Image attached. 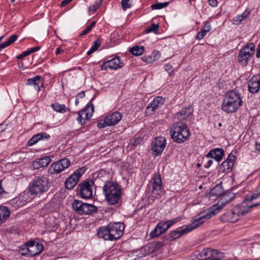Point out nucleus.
Here are the masks:
<instances>
[{
    "label": "nucleus",
    "mask_w": 260,
    "mask_h": 260,
    "mask_svg": "<svg viewBox=\"0 0 260 260\" xmlns=\"http://www.w3.org/2000/svg\"><path fill=\"white\" fill-rule=\"evenodd\" d=\"M125 225L122 222H110L107 226H101L98 229L99 238L107 241H116L123 234Z\"/></svg>",
    "instance_id": "nucleus-1"
},
{
    "label": "nucleus",
    "mask_w": 260,
    "mask_h": 260,
    "mask_svg": "<svg viewBox=\"0 0 260 260\" xmlns=\"http://www.w3.org/2000/svg\"><path fill=\"white\" fill-rule=\"evenodd\" d=\"M249 203L246 201V198L243 202L238 205L234 210L227 211L222 214L221 217V220L224 222H235L237 221L241 217L245 216L248 213L251 207Z\"/></svg>",
    "instance_id": "nucleus-2"
},
{
    "label": "nucleus",
    "mask_w": 260,
    "mask_h": 260,
    "mask_svg": "<svg viewBox=\"0 0 260 260\" xmlns=\"http://www.w3.org/2000/svg\"><path fill=\"white\" fill-rule=\"evenodd\" d=\"M241 95L237 90H231L225 93L221 109L227 113H234L242 106Z\"/></svg>",
    "instance_id": "nucleus-3"
},
{
    "label": "nucleus",
    "mask_w": 260,
    "mask_h": 260,
    "mask_svg": "<svg viewBox=\"0 0 260 260\" xmlns=\"http://www.w3.org/2000/svg\"><path fill=\"white\" fill-rule=\"evenodd\" d=\"M170 134L174 142L181 144L189 140L190 132L186 124L175 122L170 127Z\"/></svg>",
    "instance_id": "nucleus-4"
},
{
    "label": "nucleus",
    "mask_w": 260,
    "mask_h": 260,
    "mask_svg": "<svg viewBox=\"0 0 260 260\" xmlns=\"http://www.w3.org/2000/svg\"><path fill=\"white\" fill-rule=\"evenodd\" d=\"M106 199L111 205L118 203L121 197V188L116 182L108 181L103 186Z\"/></svg>",
    "instance_id": "nucleus-5"
},
{
    "label": "nucleus",
    "mask_w": 260,
    "mask_h": 260,
    "mask_svg": "<svg viewBox=\"0 0 260 260\" xmlns=\"http://www.w3.org/2000/svg\"><path fill=\"white\" fill-rule=\"evenodd\" d=\"M49 188V182L45 176L35 177L28 186V191L32 196H40L46 192Z\"/></svg>",
    "instance_id": "nucleus-6"
},
{
    "label": "nucleus",
    "mask_w": 260,
    "mask_h": 260,
    "mask_svg": "<svg viewBox=\"0 0 260 260\" xmlns=\"http://www.w3.org/2000/svg\"><path fill=\"white\" fill-rule=\"evenodd\" d=\"M214 205L213 207L210 208L209 210L204 211L199 213L196 216V218L190 224V228L193 230L197 228L202 225L206 219H209L218 212V207H216Z\"/></svg>",
    "instance_id": "nucleus-7"
},
{
    "label": "nucleus",
    "mask_w": 260,
    "mask_h": 260,
    "mask_svg": "<svg viewBox=\"0 0 260 260\" xmlns=\"http://www.w3.org/2000/svg\"><path fill=\"white\" fill-rule=\"evenodd\" d=\"M94 182L91 180H85L82 181L77 186L76 190L81 198L89 199L92 198L93 186Z\"/></svg>",
    "instance_id": "nucleus-8"
},
{
    "label": "nucleus",
    "mask_w": 260,
    "mask_h": 260,
    "mask_svg": "<svg viewBox=\"0 0 260 260\" xmlns=\"http://www.w3.org/2000/svg\"><path fill=\"white\" fill-rule=\"evenodd\" d=\"M150 185L152 186L151 196L153 198L159 199L164 194L165 191L159 174H154L150 182Z\"/></svg>",
    "instance_id": "nucleus-9"
},
{
    "label": "nucleus",
    "mask_w": 260,
    "mask_h": 260,
    "mask_svg": "<svg viewBox=\"0 0 260 260\" xmlns=\"http://www.w3.org/2000/svg\"><path fill=\"white\" fill-rule=\"evenodd\" d=\"M254 47L253 43H250L246 45L244 48H242L238 56V62L242 65L246 66L248 64L250 58L254 54Z\"/></svg>",
    "instance_id": "nucleus-10"
},
{
    "label": "nucleus",
    "mask_w": 260,
    "mask_h": 260,
    "mask_svg": "<svg viewBox=\"0 0 260 260\" xmlns=\"http://www.w3.org/2000/svg\"><path fill=\"white\" fill-rule=\"evenodd\" d=\"M86 170V168L85 167H81L76 170L66 180L64 183L66 188L69 190L73 189L77 184L78 182L79 181L80 178L85 173Z\"/></svg>",
    "instance_id": "nucleus-11"
},
{
    "label": "nucleus",
    "mask_w": 260,
    "mask_h": 260,
    "mask_svg": "<svg viewBox=\"0 0 260 260\" xmlns=\"http://www.w3.org/2000/svg\"><path fill=\"white\" fill-rule=\"evenodd\" d=\"M71 164L70 160L67 158H64L52 163L49 167L48 171L51 175L59 174L64 169L68 168Z\"/></svg>",
    "instance_id": "nucleus-12"
},
{
    "label": "nucleus",
    "mask_w": 260,
    "mask_h": 260,
    "mask_svg": "<svg viewBox=\"0 0 260 260\" xmlns=\"http://www.w3.org/2000/svg\"><path fill=\"white\" fill-rule=\"evenodd\" d=\"M122 118L121 113L119 112H114L108 114L103 121L98 123L100 128L105 127L108 126L116 125Z\"/></svg>",
    "instance_id": "nucleus-13"
},
{
    "label": "nucleus",
    "mask_w": 260,
    "mask_h": 260,
    "mask_svg": "<svg viewBox=\"0 0 260 260\" xmlns=\"http://www.w3.org/2000/svg\"><path fill=\"white\" fill-rule=\"evenodd\" d=\"M44 249V246L42 244L30 241L27 243V249L26 252H22L21 255H28L29 256H35L39 255Z\"/></svg>",
    "instance_id": "nucleus-14"
},
{
    "label": "nucleus",
    "mask_w": 260,
    "mask_h": 260,
    "mask_svg": "<svg viewBox=\"0 0 260 260\" xmlns=\"http://www.w3.org/2000/svg\"><path fill=\"white\" fill-rule=\"evenodd\" d=\"M94 111V107L92 103H88L86 107L78 112V116L77 120L81 125L85 123L86 120H88L92 116Z\"/></svg>",
    "instance_id": "nucleus-15"
},
{
    "label": "nucleus",
    "mask_w": 260,
    "mask_h": 260,
    "mask_svg": "<svg viewBox=\"0 0 260 260\" xmlns=\"http://www.w3.org/2000/svg\"><path fill=\"white\" fill-rule=\"evenodd\" d=\"M166 145V142L165 138L162 137H156L152 143L151 150L152 154L155 156L161 154Z\"/></svg>",
    "instance_id": "nucleus-16"
},
{
    "label": "nucleus",
    "mask_w": 260,
    "mask_h": 260,
    "mask_svg": "<svg viewBox=\"0 0 260 260\" xmlns=\"http://www.w3.org/2000/svg\"><path fill=\"white\" fill-rule=\"evenodd\" d=\"M203 254L204 257L203 260H224V254L218 252L217 250L208 248L204 249Z\"/></svg>",
    "instance_id": "nucleus-17"
},
{
    "label": "nucleus",
    "mask_w": 260,
    "mask_h": 260,
    "mask_svg": "<svg viewBox=\"0 0 260 260\" xmlns=\"http://www.w3.org/2000/svg\"><path fill=\"white\" fill-rule=\"evenodd\" d=\"M236 156L232 154H230L227 159L222 162L220 166V170L222 172L229 173L232 170V168L234 165Z\"/></svg>",
    "instance_id": "nucleus-18"
},
{
    "label": "nucleus",
    "mask_w": 260,
    "mask_h": 260,
    "mask_svg": "<svg viewBox=\"0 0 260 260\" xmlns=\"http://www.w3.org/2000/svg\"><path fill=\"white\" fill-rule=\"evenodd\" d=\"M165 99L161 96L155 97L146 108V112L151 114L160 107L165 103Z\"/></svg>",
    "instance_id": "nucleus-19"
},
{
    "label": "nucleus",
    "mask_w": 260,
    "mask_h": 260,
    "mask_svg": "<svg viewBox=\"0 0 260 260\" xmlns=\"http://www.w3.org/2000/svg\"><path fill=\"white\" fill-rule=\"evenodd\" d=\"M248 90L252 93H256L260 90V76L254 75L248 82Z\"/></svg>",
    "instance_id": "nucleus-20"
},
{
    "label": "nucleus",
    "mask_w": 260,
    "mask_h": 260,
    "mask_svg": "<svg viewBox=\"0 0 260 260\" xmlns=\"http://www.w3.org/2000/svg\"><path fill=\"white\" fill-rule=\"evenodd\" d=\"M246 201L249 203L251 208L260 205V190H256L252 194L245 196Z\"/></svg>",
    "instance_id": "nucleus-21"
},
{
    "label": "nucleus",
    "mask_w": 260,
    "mask_h": 260,
    "mask_svg": "<svg viewBox=\"0 0 260 260\" xmlns=\"http://www.w3.org/2000/svg\"><path fill=\"white\" fill-rule=\"evenodd\" d=\"M221 196V198L216 205V207H218V210L223 206L231 202L236 197V194L232 191H229L224 194L223 193Z\"/></svg>",
    "instance_id": "nucleus-22"
},
{
    "label": "nucleus",
    "mask_w": 260,
    "mask_h": 260,
    "mask_svg": "<svg viewBox=\"0 0 260 260\" xmlns=\"http://www.w3.org/2000/svg\"><path fill=\"white\" fill-rule=\"evenodd\" d=\"M191 231H192V229L190 228V226L189 224L182 230H177L171 231L169 234L167 235V239L169 241H172L174 239L179 238L182 235L187 234Z\"/></svg>",
    "instance_id": "nucleus-23"
},
{
    "label": "nucleus",
    "mask_w": 260,
    "mask_h": 260,
    "mask_svg": "<svg viewBox=\"0 0 260 260\" xmlns=\"http://www.w3.org/2000/svg\"><path fill=\"white\" fill-rule=\"evenodd\" d=\"M224 154V151L222 148H215L211 150L206 155V157L213 158L217 161L221 160Z\"/></svg>",
    "instance_id": "nucleus-24"
},
{
    "label": "nucleus",
    "mask_w": 260,
    "mask_h": 260,
    "mask_svg": "<svg viewBox=\"0 0 260 260\" xmlns=\"http://www.w3.org/2000/svg\"><path fill=\"white\" fill-rule=\"evenodd\" d=\"M193 107L189 106L182 109L179 112L176 114V118L180 121L185 120L188 118L193 113Z\"/></svg>",
    "instance_id": "nucleus-25"
},
{
    "label": "nucleus",
    "mask_w": 260,
    "mask_h": 260,
    "mask_svg": "<svg viewBox=\"0 0 260 260\" xmlns=\"http://www.w3.org/2000/svg\"><path fill=\"white\" fill-rule=\"evenodd\" d=\"M50 138L49 134L46 133H40L34 135L27 142L28 146H32L38 141L44 140H48Z\"/></svg>",
    "instance_id": "nucleus-26"
},
{
    "label": "nucleus",
    "mask_w": 260,
    "mask_h": 260,
    "mask_svg": "<svg viewBox=\"0 0 260 260\" xmlns=\"http://www.w3.org/2000/svg\"><path fill=\"white\" fill-rule=\"evenodd\" d=\"M41 77L40 76H37L35 77L29 78L27 80L26 84L28 85H33L35 89L39 91L40 87L43 86V83L41 82Z\"/></svg>",
    "instance_id": "nucleus-27"
},
{
    "label": "nucleus",
    "mask_w": 260,
    "mask_h": 260,
    "mask_svg": "<svg viewBox=\"0 0 260 260\" xmlns=\"http://www.w3.org/2000/svg\"><path fill=\"white\" fill-rule=\"evenodd\" d=\"M109 69L111 70H117L121 68L123 66V61H121L119 57L116 56L108 60Z\"/></svg>",
    "instance_id": "nucleus-28"
},
{
    "label": "nucleus",
    "mask_w": 260,
    "mask_h": 260,
    "mask_svg": "<svg viewBox=\"0 0 260 260\" xmlns=\"http://www.w3.org/2000/svg\"><path fill=\"white\" fill-rule=\"evenodd\" d=\"M10 214V210L7 207L0 206V225L7 220L9 217Z\"/></svg>",
    "instance_id": "nucleus-29"
},
{
    "label": "nucleus",
    "mask_w": 260,
    "mask_h": 260,
    "mask_svg": "<svg viewBox=\"0 0 260 260\" xmlns=\"http://www.w3.org/2000/svg\"><path fill=\"white\" fill-rule=\"evenodd\" d=\"M51 107L54 111L61 113H64L70 111V109L67 108L65 105L60 104L56 102L52 104Z\"/></svg>",
    "instance_id": "nucleus-30"
},
{
    "label": "nucleus",
    "mask_w": 260,
    "mask_h": 260,
    "mask_svg": "<svg viewBox=\"0 0 260 260\" xmlns=\"http://www.w3.org/2000/svg\"><path fill=\"white\" fill-rule=\"evenodd\" d=\"M82 214H90L98 211V208L92 204L84 203L83 205Z\"/></svg>",
    "instance_id": "nucleus-31"
},
{
    "label": "nucleus",
    "mask_w": 260,
    "mask_h": 260,
    "mask_svg": "<svg viewBox=\"0 0 260 260\" xmlns=\"http://www.w3.org/2000/svg\"><path fill=\"white\" fill-rule=\"evenodd\" d=\"M223 189L220 185H216L210 191V197H219L222 195Z\"/></svg>",
    "instance_id": "nucleus-32"
},
{
    "label": "nucleus",
    "mask_w": 260,
    "mask_h": 260,
    "mask_svg": "<svg viewBox=\"0 0 260 260\" xmlns=\"http://www.w3.org/2000/svg\"><path fill=\"white\" fill-rule=\"evenodd\" d=\"M84 203L79 200H75L72 203V208L74 210L79 214H82L83 205Z\"/></svg>",
    "instance_id": "nucleus-33"
},
{
    "label": "nucleus",
    "mask_w": 260,
    "mask_h": 260,
    "mask_svg": "<svg viewBox=\"0 0 260 260\" xmlns=\"http://www.w3.org/2000/svg\"><path fill=\"white\" fill-rule=\"evenodd\" d=\"M12 156L15 162L19 163L25 158L26 154L22 152H17L12 154Z\"/></svg>",
    "instance_id": "nucleus-34"
},
{
    "label": "nucleus",
    "mask_w": 260,
    "mask_h": 260,
    "mask_svg": "<svg viewBox=\"0 0 260 260\" xmlns=\"http://www.w3.org/2000/svg\"><path fill=\"white\" fill-rule=\"evenodd\" d=\"M129 52L135 56L141 55L144 52L143 46H136L129 49Z\"/></svg>",
    "instance_id": "nucleus-35"
},
{
    "label": "nucleus",
    "mask_w": 260,
    "mask_h": 260,
    "mask_svg": "<svg viewBox=\"0 0 260 260\" xmlns=\"http://www.w3.org/2000/svg\"><path fill=\"white\" fill-rule=\"evenodd\" d=\"M101 41L100 39H97L93 42V44L91 47L89 51L87 52L88 55H91L94 52H95L98 48L100 46Z\"/></svg>",
    "instance_id": "nucleus-36"
},
{
    "label": "nucleus",
    "mask_w": 260,
    "mask_h": 260,
    "mask_svg": "<svg viewBox=\"0 0 260 260\" xmlns=\"http://www.w3.org/2000/svg\"><path fill=\"white\" fill-rule=\"evenodd\" d=\"M39 160V163L41 164V166L42 168L45 167L47 166L51 162V159L50 156H46L45 157H42Z\"/></svg>",
    "instance_id": "nucleus-37"
},
{
    "label": "nucleus",
    "mask_w": 260,
    "mask_h": 260,
    "mask_svg": "<svg viewBox=\"0 0 260 260\" xmlns=\"http://www.w3.org/2000/svg\"><path fill=\"white\" fill-rule=\"evenodd\" d=\"M169 4V2H165L162 3H156L152 4L151 8L152 10L161 9L167 7Z\"/></svg>",
    "instance_id": "nucleus-38"
},
{
    "label": "nucleus",
    "mask_w": 260,
    "mask_h": 260,
    "mask_svg": "<svg viewBox=\"0 0 260 260\" xmlns=\"http://www.w3.org/2000/svg\"><path fill=\"white\" fill-rule=\"evenodd\" d=\"M158 24L152 23L149 27L145 29V31L146 33H149L150 32H154L156 33L157 31L158 30Z\"/></svg>",
    "instance_id": "nucleus-39"
},
{
    "label": "nucleus",
    "mask_w": 260,
    "mask_h": 260,
    "mask_svg": "<svg viewBox=\"0 0 260 260\" xmlns=\"http://www.w3.org/2000/svg\"><path fill=\"white\" fill-rule=\"evenodd\" d=\"M159 225H156L155 228L151 231L150 235L152 237H156L162 234V231L159 230Z\"/></svg>",
    "instance_id": "nucleus-40"
},
{
    "label": "nucleus",
    "mask_w": 260,
    "mask_h": 260,
    "mask_svg": "<svg viewBox=\"0 0 260 260\" xmlns=\"http://www.w3.org/2000/svg\"><path fill=\"white\" fill-rule=\"evenodd\" d=\"M101 2L97 3L95 4L92 5L88 7L89 12L94 13L101 6Z\"/></svg>",
    "instance_id": "nucleus-41"
},
{
    "label": "nucleus",
    "mask_w": 260,
    "mask_h": 260,
    "mask_svg": "<svg viewBox=\"0 0 260 260\" xmlns=\"http://www.w3.org/2000/svg\"><path fill=\"white\" fill-rule=\"evenodd\" d=\"M121 3L122 9L124 11L126 10L127 8H129L131 6L130 0H122Z\"/></svg>",
    "instance_id": "nucleus-42"
},
{
    "label": "nucleus",
    "mask_w": 260,
    "mask_h": 260,
    "mask_svg": "<svg viewBox=\"0 0 260 260\" xmlns=\"http://www.w3.org/2000/svg\"><path fill=\"white\" fill-rule=\"evenodd\" d=\"M165 70L168 73L170 76L173 75L174 68L171 64L167 63L165 66Z\"/></svg>",
    "instance_id": "nucleus-43"
},
{
    "label": "nucleus",
    "mask_w": 260,
    "mask_h": 260,
    "mask_svg": "<svg viewBox=\"0 0 260 260\" xmlns=\"http://www.w3.org/2000/svg\"><path fill=\"white\" fill-rule=\"evenodd\" d=\"M244 19L240 15H237L233 18V23L235 25H239Z\"/></svg>",
    "instance_id": "nucleus-44"
},
{
    "label": "nucleus",
    "mask_w": 260,
    "mask_h": 260,
    "mask_svg": "<svg viewBox=\"0 0 260 260\" xmlns=\"http://www.w3.org/2000/svg\"><path fill=\"white\" fill-rule=\"evenodd\" d=\"M142 60L147 63H151L154 62V58H153L151 54L148 55H144L142 57Z\"/></svg>",
    "instance_id": "nucleus-45"
},
{
    "label": "nucleus",
    "mask_w": 260,
    "mask_h": 260,
    "mask_svg": "<svg viewBox=\"0 0 260 260\" xmlns=\"http://www.w3.org/2000/svg\"><path fill=\"white\" fill-rule=\"evenodd\" d=\"M153 58H154V61H156L159 58L160 56V53L157 50H154L151 54Z\"/></svg>",
    "instance_id": "nucleus-46"
},
{
    "label": "nucleus",
    "mask_w": 260,
    "mask_h": 260,
    "mask_svg": "<svg viewBox=\"0 0 260 260\" xmlns=\"http://www.w3.org/2000/svg\"><path fill=\"white\" fill-rule=\"evenodd\" d=\"M201 29L205 32L206 34L209 32L211 29V25L209 23L206 22L204 26L201 28Z\"/></svg>",
    "instance_id": "nucleus-47"
},
{
    "label": "nucleus",
    "mask_w": 260,
    "mask_h": 260,
    "mask_svg": "<svg viewBox=\"0 0 260 260\" xmlns=\"http://www.w3.org/2000/svg\"><path fill=\"white\" fill-rule=\"evenodd\" d=\"M150 245L154 248L155 249H158L161 248L163 245V243L161 242H153Z\"/></svg>",
    "instance_id": "nucleus-48"
},
{
    "label": "nucleus",
    "mask_w": 260,
    "mask_h": 260,
    "mask_svg": "<svg viewBox=\"0 0 260 260\" xmlns=\"http://www.w3.org/2000/svg\"><path fill=\"white\" fill-rule=\"evenodd\" d=\"M206 35V33L205 32H204L202 29L198 32L197 36H196V39L198 40H200L204 38V36H205Z\"/></svg>",
    "instance_id": "nucleus-49"
},
{
    "label": "nucleus",
    "mask_w": 260,
    "mask_h": 260,
    "mask_svg": "<svg viewBox=\"0 0 260 260\" xmlns=\"http://www.w3.org/2000/svg\"><path fill=\"white\" fill-rule=\"evenodd\" d=\"M32 166L34 169H39L42 168L41 164L39 163V159H36L35 161H34L32 162Z\"/></svg>",
    "instance_id": "nucleus-50"
},
{
    "label": "nucleus",
    "mask_w": 260,
    "mask_h": 260,
    "mask_svg": "<svg viewBox=\"0 0 260 260\" xmlns=\"http://www.w3.org/2000/svg\"><path fill=\"white\" fill-rule=\"evenodd\" d=\"M157 225H159V230L162 231V233L165 232L168 229H166L167 224L165 222L161 223L159 222L157 224Z\"/></svg>",
    "instance_id": "nucleus-51"
},
{
    "label": "nucleus",
    "mask_w": 260,
    "mask_h": 260,
    "mask_svg": "<svg viewBox=\"0 0 260 260\" xmlns=\"http://www.w3.org/2000/svg\"><path fill=\"white\" fill-rule=\"evenodd\" d=\"M251 13L250 10H247L246 9L242 14L240 15L242 17V18L244 20L246 18H247L250 15Z\"/></svg>",
    "instance_id": "nucleus-52"
},
{
    "label": "nucleus",
    "mask_w": 260,
    "mask_h": 260,
    "mask_svg": "<svg viewBox=\"0 0 260 260\" xmlns=\"http://www.w3.org/2000/svg\"><path fill=\"white\" fill-rule=\"evenodd\" d=\"M28 55H29V52H28V50H27V51H24L21 54H20L19 55H18L17 56V58L19 59H22L23 57H24L25 56H27Z\"/></svg>",
    "instance_id": "nucleus-53"
},
{
    "label": "nucleus",
    "mask_w": 260,
    "mask_h": 260,
    "mask_svg": "<svg viewBox=\"0 0 260 260\" xmlns=\"http://www.w3.org/2000/svg\"><path fill=\"white\" fill-rule=\"evenodd\" d=\"M101 70L106 71L108 68H109V63L108 60L106 61H104L103 64L101 66Z\"/></svg>",
    "instance_id": "nucleus-54"
},
{
    "label": "nucleus",
    "mask_w": 260,
    "mask_h": 260,
    "mask_svg": "<svg viewBox=\"0 0 260 260\" xmlns=\"http://www.w3.org/2000/svg\"><path fill=\"white\" fill-rule=\"evenodd\" d=\"M91 30V29L88 26H87L86 27V28L82 31V32L81 33V34L80 35V36L85 35L87 34L88 33H89Z\"/></svg>",
    "instance_id": "nucleus-55"
},
{
    "label": "nucleus",
    "mask_w": 260,
    "mask_h": 260,
    "mask_svg": "<svg viewBox=\"0 0 260 260\" xmlns=\"http://www.w3.org/2000/svg\"><path fill=\"white\" fill-rule=\"evenodd\" d=\"M40 49V47L39 46H36L35 47H33L32 48H30L29 50H28L29 54H30L31 53H32L34 52H35L37 51H38Z\"/></svg>",
    "instance_id": "nucleus-56"
},
{
    "label": "nucleus",
    "mask_w": 260,
    "mask_h": 260,
    "mask_svg": "<svg viewBox=\"0 0 260 260\" xmlns=\"http://www.w3.org/2000/svg\"><path fill=\"white\" fill-rule=\"evenodd\" d=\"M208 3L212 7H216L218 4L217 0H208Z\"/></svg>",
    "instance_id": "nucleus-57"
},
{
    "label": "nucleus",
    "mask_w": 260,
    "mask_h": 260,
    "mask_svg": "<svg viewBox=\"0 0 260 260\" xmlns=\"http://www.w3.org/2000/svg\"><path fill=\"white\" fill-rule=\"evenodd\" d=\"M213 163V160L212 159H209L208 160L207 162L204 165L206 168H209Z\"/></svg>",
    "instance_id": "nucleus-58"
},
{
    "label": "nucleus",
    "mask_w": 260,
    "mask_h": 260,
    "mask_svg": "<svg viewBox=\"0 0 260 260\" xmlns=\"http://www.w3.org/2000/svg\"><path fill=\"white\" fill-rule=\"evenodd\" d=\"M165 223L167 224L166 229H169L172 225H173L171 220H168L165 222Z\"/></svg>",
    "instance_id": "nucleus-59"
},
{
    "label": "nucleus",
    "mask_w": 260,
    "mask_h": 260,
    "mask_svg": "<svg viewBox=\"0 0 260 260\" xmlns=\"http://www.w3.org/2000/svg\"><path fill=\"white\" fill-rule=\"evenodd\" d=\"M7 125L5 124L4 123H2L0 125V133H2L5 131V129L7 128Z\"/></svg>",
    "instance_id": "nucleus-60"
},
{
    "label": "nucleus",
    "mask_w": 260,
    "mask_h": 260,
    "mask_svg": "<svg viewBox=\"0 0 260 260\" xmlns=\"http://www.w3.org/2000/svg\"><path fill=\"white\" fill-rule=\"evenodd\" d=\"M73 0H64L62 2L61 4V6H65L68 4H69L70 2H71Z\"/></svg>",
    "instance_id": "nucleus-61"
},
{
    "label": "nucleus",
    "mask_w": 260,
    "mask_h": 260,
    "mask_svg": "<svg viewBox=\"0 0 260 260\" xmlns=\"http://www.w3.org/2000/svg\"><path fill=\"white\" fill-rule=\"evenodd\" d=\"M255 149L260 153V143L255 142Z\"/></svg>",
    "instance_id": "nucleus-62"
},
{
    "label": "nucleus",
    "mask_w": 260,
    "mask_h": 260,
    "mask_svg": "<svg viewBox=\"0 0 260 260\" xmlns=\"http://www.w3.org/2000/svg\"><path fill=\"white\" fill-rule=\"evenodd\" d=\"M85 96V92L82 91L78 94V97L80 99H82Z\"/></svg>",
    "instance_id": "nucleus-63"
},
{
    "label": "nucleus",
    "mask_w": 260,
    "mask_h": 260,
    "mask_svg": "<svg viewBox=\"0 0 260 260\" xmlns=\"http://www.w3.org/2000/svg\"><path fill=\"white\" fill-rule=\"evenodd\" d=\"M180 220H181L180 217H177L174 219H172L171 221H172L173 224H174L179 222Z\"/></svg>",
    "instance_id": "nucleus-64"
}]
</instances>
